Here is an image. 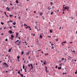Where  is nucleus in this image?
I'll list each match as a JSON object with an SVG mask.
<instances>
[{
    "instance_id": "nucleus-1",
    "label": "nucleus",
    "mask_w": 77,
    "mask_h": 77,
    "mask_svg": "<svg viewBox=\"0 0 77 77\" xmlns=\"http://www.w3.org/2000/svg\"><path fill=\"white\" fill-rule=\"evenodd\" d=\"M3 66H6V68H8L9 66V65L8 64L6 63H4L3 64Z\"/></svg>"
},
{
    "instance_id": "nucleus-2",
    "label": "nucleus",
    "mask_w": 77,
    "mask_h": 77,
    "mask_svg": "<svg viewBox=\"0 0 77 77\" xmlns=\"http://www.w3.org/2000/svg\"><path fill=\"white\" fill-rule=\"evenodd\" d=\"M69 9V7L66 6V7H64V10L63 9V11H65V9Z\"/></svg>"
},
{
    "instance_id": "nucleus-3",
    "label": "nucleus",
    "mask_w": 77,
    "mask_h": 77,
    "mask_svg": "<svg viewBox=\"0 0 77 77\" xmlns=\"http://www.w3.org/2000/svg\"><path fill=\"white\" fill-rule=\"evenodd\" d=\"M9 32L10 33V34H12V31L11 30H10L9 31Z\"/></svg>"
},
{
    "instance_id": "nucleus-4",
    "label": "nucleus",
    "mask_w": 77,
    "mask_h": 77,
    "mask_svg": "<svg viewBox=\"0 0 77 77\" xmlns=\"http://www.w3.org/2000/svg\"><path fill=\"white\" fill-rule=\"evenodd\" d=\"M7 11H10V10H9V8L8 7H7V8H6V9H7Z\"/></svg>"
},
{
    "instance_id": "nucleus-5",
    "label": "nucleus",
    "mask_w": 77,
    "mask_h": 77,
    "mask_svg": "<svg viewBox=\"0 0 77 77\" xmlns=\"http://www.w3.org/2000/svg\"><path fill=\"white\" fill-rule=\"evenodd\" d=\"M31 68H33V64H31Z\"/></svg>"
},
{
    "instance_id": "nucleus-6",
    "label": "nucleus",
    "mask_w": 77,
    "mask_h": 77,
    "mask_svg": "<svg viewBox=\"0 0 77 77\" xmlns=\"http://www.w3.org/2000/svg\"><path fill=\"white\" fill-rule=\"evenodd\" d=\"M11 49H9L8 51V52H11Z\"/></svg>"
},
{
    "instance_id": "nucleus-7",
    "label": "nucleus",
    "mask_w": 77,
    "mask_h": 77,
    "mask_svg": "<svg viewBox=\"0 0 77 77\" xmlns=\"http://www.w3.org/2000/svg\"><path fill=\"white\" fill-rule=\"evenodd\" d=\"M13 25H14V26H15V24H16V23L15 22H14V23H13Z\"/></svg>"
},
{
    "instance_id": "nucleus-8",
    "label": "nucleus",
    "mask_w": 77,
    "mask_h": 77,
    "mask_svg": "<svg viewBox=\"0 0 77 77\" xmlns=\"http://www.w3.org/2000/svg\"><path fill=\"white\" fill-rule=\"evenodd\" d=\"M48 8L49 9V10H50V9H51V8H50V7H48Z\"/></svg>"
},
{
    "instance_id": "nucleus-9",
    "label": "nucleus",
    "mask_w": 77,
    "mask_h": 77,
    "mask_svg": "<svg viewBox=\"0 0 77 77\" xmlns=\"http://www.w3.org/2000/svg\"><path fill=\"white\" fill-rule=\"evenodd\" d=\"M23 54H24V51H22L21 52V55H23Z\"/></svg>"
},
{
    "instance_id": "nucleus-10",
    "label": "nucleus",
    "mask_w": 77,
    "mask_h": 77,
    "mask_svg": "<svg viewBox=\"0 0 77 77\" xmlns=\"http://www.w3.org/2000/svg\"><path fill=\"white\" fill-rule=\"evenodd\" d=\"M16 3H19V2H18V0H16Z\"/></svg>"
},
{
    "instance_id": "nucleus-11",
    "label": "nucleus",
    "mask_w": 77,
    "mask_h": 77,
    "mask_svg": "<svg viewBox=\"0 0 77 77\" xmlns=\"http://www.w3.org/2000/svg\"><path fill=\"white\" fill-rule=\"evenodd\" d=\"M40 38H41V39H42V35H40Z\"/></svg>"
},
{
    "instance_id": "nucleus-12",
    "label": "nucleus",
    "mask_w": 77,
    "mask_h": 77,
    "mask_svg": "<svg viewBox=\"0 0 77 77\" xmlns=\"http://www.w3.org/2000/svg\"><path fill=\"white\" fill-rule=\"evenodd\" d=\"M9 16L10 17H13V15H12L9 14Z\"/></svg>"
},
{
    "instance_id": "nucleus-13",
    "label": "nucleus",
    "mask_w": 77,
    "mask_h": 77,
    "mask_svg": "<svg viewBox=\"0 0 77 77\" xmlns=\"http://www.w3.org/2000/svg\"><path fill=\"white\" fill-rule=\"evenodd\" d=\"M11 38H14V36H13V35H11Z\"/></svg>"
},
{
    "instance_id": "nucleus-14",
    "label": "nucleus",
    "mask_w": 77,
    "mask_h": 77,
    "mask_svg": "<svg viewBox=\"0 0 77 77\" xmlns=\"http://www.w3.org/2000/svg\"><path fill=\"white\" fill-rule=\"evenodd\" d=\"M20 44H21V43L20 42H19V44H17L18 45H20Z\"/></svg>"
},
{
    "instance_id": "nucleus-15",
    "label": "nucleus",
    "mask_w": 77,
    "mask_h": 77,
    "mask_svg": "<svg viewBox=\"0 0 77 77\" xmlns=\"http://www.w3.org/2000/svg\"><path fill=\"white\" fill-rule=\"evenodd\" d=\"M40 14L41 16H42V14H43V13H40Z\"/></svg>"
},
{
    "instance_id": "nucleus-16",
    "label": "nucleus",
    "mask_w": 77,
    "mask_h": 77,
    "mask_svg": "<svg viewBox=\"0 0 77 77\" xmlns=\"http://www.w3.org/2000/svg\"><path fill=\"white\" fill-rule=\"evenodd\" d=\"M25 43H26V45H27L28 44V43H27V42H24Z\"/></svg>"
},
{
    "instance_id": "nucleus-17",
    "label": "nucleus",
    "mask_w": 77,
    "mask_h": 77,
    "mask_svg": "<svg viewBox=\"0 0 77 77\" xmlns=\"http://www.w3.org/2000/svg\"><path fill=\"white\" fill-rule=\"evenodd\" d=\"M62 68V67H58V69H61Z\"/></svg>"
},
{
    "instance_id": "nucleus-18",
    "label": "nucleus",
    "mask_w": 77,
    "mask_h": 77,
    "mask_svg": "<svg viewBox=\"0 0 77 77\" xmlns=\"http://www.w3.org/2000/svg\"><path fill=\"white\" fill-rule=\"evenodd\" d=\"M35 29H38V27L36 26L35 27Z\"/></svg>"
},
{
    "instance_id": "nucleus-19",
    "label": "nucleus",
    "mask_w": 77,
    "mask_h": 77,
    "mask_svg": "<svg viewBox=\"0 0 77 77\" xmlns=\"http://www.w3.org/2000/svg\"><path fill=\"white\" fill-rule=\"evenodd\" d=\"M25 68V66H24V65L23 64V69H24Z\"/></svg>"
},
{
    "instance_id": "nucleus-20",
    "label": "nucleus",
    "mask_w": 77,
    "mask_h": 77,
    "mask_svg": "<svg viewBox=\"0 0 77 77\" xmlns=\"http://www.w3.org/2000/svg\"><path fill=\"white\" fill-rule=\"evenodd\" d=\"M24 26H25V27H26V26H27V24H24Z\"/></svg>"
},
{
    "instance_id": "nucleus-21",
    "label": "nucleus",
    "mask_w": 77,
    "mask_h": 77,
    "mask_svg": "<svg viewBox=\"0 0 77 77\" xmlns=\"http://www.w3.org/2000/svg\"><path fill=\"white\" fill-rule=\"evenodd\" d=\"M1 24H2V25H3V24H4V23H3L2 22H1Z\"/></svg>"
},
{
    "instance_id": "nucleus-22",
    "label": "nucleus",
    "mask_w": 77,
    "mask_h": 77,
    "mask_svg": "<svg viewBox=\"0 0 77 77\" xmlns=\"http://www.w3.org/2000/svg\"><path fill=\"white\" fill-rule=\"evenodd\" d=\"M31 66V64H30L28 65V66H29V67H30Z\"/></svg>"
},
{
    "instance_id": "nucleus-23",
    "label": "nucleus",
    "mask_w": 77,
    "mask_h": 77,
    "mask_svg": "<svg viewBox=\"0 0 77 77\" xmlns=\"http://www.w3.org/2000/svg\"><path fill=\"white\" fill-rule=\"evenodd\" d=\"M18 73L19 74H20V70L18 72Z\"/></svg>"
},
{
    "instance_id": "nucleus-24",
    "label": "nucleus",
    "mask_w": 77,
    "mask_h": 77,
    "mask_svg": "<svg viewBox=\"0 0 77 77\" xmlns=\"http://www.w3.org/2000/svg\"><path fill=\"white\" fill-rule=\"evenodd\" d=\"M51 48V49H54V47L53 46H52Z\"/></svg>"
},
{
    "instance_id": "nucleus-25",
    "label": "nucleus",
    "mask_w": 77,
    "mask_h": 77,
    "mask_svg": "<svg viewBox=\"0 0 77 77\" xmlns=\"http://www.w3.org/2000/svg\"><path fill=\"white\" fill-rule=\"evenodd\" d=\"M50 33H52V30H50Z\"/></svg>"
},
{
    "instance_id": "nucleus-26",
    "label": "nucleus",
    "mask_w": 77,
    "mask_h": 77,
    "mask_svg": "<svg viewBox=\"0 0 77 77\" xmlns=\"http://www.w3.org/2000/svg\"><path fill=\"white\" fill-rule=\"evenodd\" d=\"M8 59H9V60H10V59H11V57H10V56L8 57Z\"/></svg>"
},
{
    "instance_id": "nucleus-27",
    "label": "nucleus",
    "mask_w": 77,
    "mask_h": 77,
    "mask_svg": "<svg viewBox=\"0 0 77 77\" xmlns=\"http://www.w3.org/2000/svg\"><path fill=\"white\" fill-rule=\"evenodd\" d=\"M17 58L18 59H20V57L17 56Z\"/></svg>"
},
{
    "instance_id": "nucleus-28",
    "label": "nucleus",
    "mask_w": 77,
    "mask_h": 77,
    "mask_svg": "<svg viewBox=\"0 0 77 77\" xmlns=\"http://www.w3.org/2000/svg\"><path fill=\"white\" fill-rule=\"evenodd\" d=\"M20 75H21L22 77H23V74L21 75V74H20Z\"/></svg>"
},
{
    "instance_id": "nucleus-29",
    "label": "nucleus",
    "mask_w": 77,
    "mask_h": 77,
    "mask_svg": "<svg viewBox=\"0 0 77 77\" xmlns=\"http://www.w3.org/2000/svg\"><path fill=\"white\" fill-rule=\"evenodd\" d=\"M76 72H75V74H77V71L76 70Z\"/></svg>"
},
{
    "instance_id": "nucleus-30",
    "label": "nucleus",
    "mask_w": 77,
    "mask_h": 77,
    "mask_svg": "<svg viewBox=\"0 0 77 77\" xmlns=\"http://www.w3.org/2000/svg\"><path fill=\"white\" fill-rule=\"evenodd\" d=\"M39 17V16H36V18H38Z\"/></svg>"
},
{
    "instance_id": "nucleus-31",
    "label": "nucleus",
    "mask_w": 77,
    "mask_h": 77,
    "mask_svg": "<svg viewBox=\"0 0 77 77\" xmlns=\"http://www.w3.org/2000/svg\"><path fill=\"white\" fill-rule=\"evenodd\" d=\"M4 14H5V15H6V12H4Z\"/></svg>"
},
{
    "instance_id": "nucleus-32",
    "label": "nucleus",
    "mask_w": 77,
    "mask_h": 77,
    "mask_svg": "<svg viewBox=\"0 0 77 77\" xmlns=\"http://www.w3.org/2000/svg\"><path fill=\"white\" fill-rule=\"evenodd\" d=\"M64 59H65L63 58H62V60H64Z\"/></svg>"
},
{
    "instance_id": "nucleus-33",
    "label": "nucleus",
    "mask_w": 77,
    "mask_h": 77,
    "mask_svg": "<svg viewBox=\"0 0 77 77\" xmlns=\"http://www.w3.org/2000/svg\"><path fill=\"white\" fill-rule=\"evenodd\" d=\"M48 37H49V38H51V36H48Z\"/></svg>"
},
{
    "instance_id": "nucleus-34",
    "label": "nucleus",
    "mask_w": 77,
    "mask_h": 77,
    "mask_svg": "<svg viewBox=\"0 0 77 77\" xmlns=\"http://www.w3.org/2000/svg\"><path fill=\"white\" fill-rule=\"evenodd\" d=\"M16 35L17 36H18V33H16Z\"/></svg>"
},
{
    "instance_id": "nucleus-35",
    "label": "nucleus",
    "mask_w": 77,
    "mask_h": 77,
    "mask_svg": "<svg viewBox=\"0 0 77 77\" xmlns=\"http://www.w3.org/2000/svg\"><path fill=\"white\" fill-rule=\"evenodd\" d=\"M51 15H53V12H51Z\"/></svg>"
},
{
    "instance_id": "nucleus-36",
    "label": "nucleus",
    "mask_w": 77,
    "mask_h": 77,
    "mask_svg": "<svg viewBox=\"0 0 77 77\" xmlns=\"http://www.w3.org/2000/svg\"><path fill=\"white\" fill-rule=\"evenodd\" d=\"M25 72H27V71H26V69H24Z\"/></svg>"
},
{
    "instance_id": "nucleus-37",
    "label": "nucleus",
    "mask_w": 77,
    "mask_h": 77,
    "mask_svg": "<svg viewBox=\"0 0 77 77\" xmlns=\"http://www.w3.org/2000/svg\"><path fill=\"white\" fill-rule=\"evenodd\" d=\"M12 9H14V7H12Z\"/></svg>"
},
{
    "instance_id": "nucleus-38",
    "label": "nucleus",
    "mask_w": 77,
    "mask_h": 77,
    "mask_svg": "<svg viewBox=\"0 0 77 77\" xmlns=\"http://www.w3.org/2000/svg\"><path fill=\"white\" fill-rule=\"evenodd\" d=\"M45 68L46 69H47V66L45 67Z\"/></svg>"
},
{
    "instance_id": "nucleus-39",
    "label": "nucleus",
    "mask_w": 77,
    "mask_h": 77,
    "mask_svg": "<svg viewBox=\"0 0 77 77\" xmlns=\"http://www.w3.org/2000/svg\"><path fill=\"white\" fill-rule=\"evenodd\" d=\"M10 39H11V40H13V38H11L10 37Z\"/></svg>"
},
{
    "instance_id": "nucleus-40",
    "label": "nucleus",
    "mask_w": 77,
    "mask_h": 77,
    "mask_svg": "<svg viewBox=\"0 0 77 77\" xmlns=\"http://www.w3.org/2000/svg\"><path fill=\"white\" fill-rule=\"evenodd\" d=\"M35 23L36 24V25L37 24V23H38V22H35Z\"/></svg>"
},
{
    "instance_id": "nucleus-41",
    "label": "nucleus",
    "mask_w": 77,
    "mask_h": 77,
    "mask_svg": "<svg viewBox=\"0 0 77 77\" xmlns=\"http://www.w3.org/2000/svg\"><path fill=\"white\" fill-rule=\"evenodd\" d=\"M36 57H39V55H37V56H36Z\"/></svg>"
},
{
    "instance_id": "nucleus-42",
    "label": "nucleus",
    "mask_w": 77,
    "mask_h": 77,
    "mask_svg": "<svg viewBox=\"0 0 77 77\" xmlns=\"http://www.w3.org/2000/svg\"><path fill=\"white\" fill-rule=\"evenodd\" d=\"M72 19V20H73L74 19V17H71Z\"/></svg>"
},
{
    "instance_id": "nucleus-43",
    "label": "nucleus",
    "mask_w": 77,
    "mask_h": 77,
    "mask_svg": "<svg viewBox=\"0 0 77 77\" xmlns=\"http://www.w3.org/2000/svg\"><path fill=\"white\" fill-rule=\"evenodd\" d=\"M38 31H39V30H41V29H40V28H39V29H38Z\"/></svg>"
},
{
    "instance_id": "nucleus-44",
    "label": "nucleus",
    "mask_w": 77,
    "mask_h": 77,
    "mask_svg": "<svg viewBox=\"0 0 77 77\" xmlns=\"http://www.w3.org/2000/svg\"><path fill=\"white\" fill-rule=\"evenodd\" d=\"M66 42H64L63 43V44H65V43H66Z\"/></svg>"
},
{
    "instance_id": "nucleus-45",
    "label": "nucleus",
    "mask_w": 77,
    "mask_h": 77,
    "mask_svg": "<svg viewBox=\"0 0 77 77\" xmlns=\"http://www.w3.org/2000/svg\"><path fill=\"white\" fill-rule=\"evenodd\" d=\"M69 57V58H71V59H72V57H70V56H69V57Z\"/></svg>"
},
{
    "instance_id": "nucleus-46",
    "label": "nucleus",
    "mask_w": 77,
    "mask_h": 77,
    "mask_svg": "<svg viewBox=\"0 0 77 77\" xmlns=\"http://www.w3.org/2000/svg\"><path fill=\"white\" fill-rule=\"evenodd\" d=\"M5 41H8V39L7 38L5 39Z\"/></svg>"
},
{
    "instance_id": "nucleus-47",
    "label": "nucleus",
    "mask_w": 77,
    "mask_h": 77,
    "mask_svg": "<svg viewBox=\"0 0 77 77\" xmlns=\"http://www.w3.org/2000/svg\"><path fill=\"white\" fill-rule=\"evenodd\" d=\"M56 41H57V42L58 41V39L57 38L56 39Z\"/></svg>"
},
{
    "instance_id": "nucleus-48",
    "label": "nucleus",
    "mask_w": 77,
    "mask_h": 77,
    "mask_svg": "<svg viewBox=\"0 0 77 77\" xmlns=\"http://www.w3.org/2000/svg\"><path fill=\"white\" fill-rule=\"evenodd\" d=\"M44 65H46V63H45V62H44Z\"/></svg>"
},
{
    "instance_id": "nucleus-49",
    "label": "nucleus",
    "mask_w": 77,
    "mask_h": 77,
    "mask_svg": "<svg viewBox=\"0 0 77 77\" xmlns=\"http://www.w3.org/2000/svg\"><path fill=\"white\" fill-rule=\"evenodd\" d=\"M52 9H54V6H53L52 7Z\"/></svg>"
},
{
    "instance_id": "nucleus-50",
    "label": "nucleus",
    "mask_w": 77,
    "mask_h": 77,
    "mask_svg": "<svg viewBox=\"0 0 77 77\" xmlns=\"http://www.w3.org/2000/svg\"><path fill=\"white\" fill-rule=\"evenodd\" d=\"M53 2H51V5H53Z\"/></svg>"
},
{
    "instance_id": "nucleus-51",
    "label": "nucleus",
    "mask_w": 77,
    "mask_h": 77,
    "mask_svg": "<svg viewBox=\"0 0 77 77\" xmlns=\"http://www.w3.org/2000/svg\"><path fill=\"white\" fill-rule=\"evenodd\" d=\"M70 44H72V42H70Z\"/></svg>"
},
{
    "instance_id": "nucleus-52",
    "label": "nucleus",
    "mask_w": 77,
    "mask_h": 77,
    "mask_svg": "<svg viewBox=\"0 0 77 77\" xmlns=\"http://www.w3.org/2000/svg\"><path fill=\"white\" fill-rule=\"evenodd\" d=\"M22 70H23V69H20V71H21V72L22 71Z\"/></svg>"
},
{
    "instance_id": "nucleus-53",
    "label": "nucleus",
    "mask_w": 77,
    "mask_h": 77,
    "mask_svg": "<svg viewBox=\"0 0 77 77\" xmlns=\"http://www.w3.org/2000/svg\"><path fill=\"white\" fill-rule=\"evenodd\" d=\"M57 68V66H56L55 67V68Z\"/></svg>"
},
{
    "instance_id": "nucleus-54",
    "label": "nucleus",
    "mask_w": 77,
    "mask_h": 77,
    "mask_svg": "<svg viewBox=\"0 0 77 77\" xmlns=\"http://www.w3.org/2000/svg\"><path fill=\"white\" fill-rule=\"evenodd\" d=\"M18 39H19V40H20V37H19Z\"/></svg>"
},
{
    "instance_id": "nucleus-55",
    "label": "nucleus",
    "mask_w": 77,
    "mask_h": 77,
    "mask_svg": "<svg viewBox=\"0 0 77 77\" xmlns=\"http://www.w3.org/2000/svg\"><path fill=\"white\" fill-rule=\"evenodd\" d=\"M27 54H29V53H27L26 54V55H27Z\"/></svg>"
},
{
    "instance_id": "nucleus-56",
    "label": "nucleus",
    "mask_w": 77,
    "mask_h": 77,
    "mask_svg": "<svg viewBox=\"0 0 77 77\" xmlns=\"http://www.w3.org/2000/svg\"><path fill=\"white\" fill-rule=\"evenodd\" d=\"M51 46H53V45H54V44H52L51 45Z\"/></svg>"
},
{
    "instance_id": "nucleus-57",
    "label": "nucleus",
    "mask_w": 77,
    "mask_h": 77,
    "mask_svg": "<svg viewBox=\"0 0 77 77\" xmlns=\"http://www.w3.org/2000/svg\"><path fill=\"white\" fill-rule=\"evenodd\" d=\"M10 5H11V6H12V4H10Z\"/></svg>"
},
{
    "instance_id": "nucleus-58",
    "label": "nucleus",
    "mask_w": 77,
    "mask_h": 77,
    "mask_svg": "<svg viewBox=\"0 0 77 77\" xmlns=\"http://www.w3.org/2000/svg\"><path fill=\"white\" fill-rule=\"evenodd\" d=\"M41 49H40V50H38V51H41Z\"/></svg>"
},
{
    "instance_id": "nucleus-59",
    "label": "nucleus",
    "mask_w": 77,
    "mask_h": 77,
    "mask_svg": "<svg viewBox=\"0 0 77 77\" xmlns=\"http://www.w3.org/2000/svg\"><path fill=\"white\" fill-rule=\"evenodd\" d=\"M10 29H11L12 28V27L11 26H10L9 27Z\"/></svg>"
},
{
    "instance_id": "nucleus-60",
    "label": "nucleus",
    "mask_w": 77,
    "mask_h": 77,
    "mask_svg": "<svg viewBox=\"0 0 77 77\" xmlns=\"http://www.w3.org/2000/svg\"><path fill=\"white\" fill-rule=\"evenodd\" d=\"M6 27H5L4 28V29H6Z\"/></svg>"
},
{
    "instance_id": "nucleus-61",
    "label": "nucleus",
    "mask_w": 77,
    "mask_h": 77,
    "mask_svg": "<svg viewBox=\"0 0 77 77\" xmlns=\"http://www.w3.org/2000/svg\"><path fill=\"white\" fill-rule=\"evenodd\" d=\"M10 22H11V23H12V21L11 20L10 21Z\"/></svg>"
},
{
    "instance_id": "nucleus-62",
    "label": "nucleus",
    "mask_w": 77,
    "mask_h": 77,
    "mask_svg": "<svg viewBox=\"0 0 77 77\" xmlns=\"http://www.w3.org/2000/svg\"><path fill=\"white\" fill-rule=\"evenodd\" d=\"M46 71V72H47V69L45 70Z\"/></svg>"
},
{
    "instance_id": "nucleus-63",
    "label": "nucleus",
    "mask_w": 77,
    "mask_h": 77,
    "mask_svg": "<svg viewBox=\"0 0 77 77\" xmlns=\"http://www.w3.org/2000/svg\"><path fill=\"white\" fill-rule=\"evenodd\" d=\"M73 52H74V53H75V51H73Z\"/></svg>"
},
{
    "instance_id": "nucleus-64",
    "label": "nucleus",
    "mask_w": 77,
    "mask_h": 77,
    "mask_svg": "<svg viewBox=\"0 0 77 77\" xmlns=\"http://www.w3.org/2000/svg\"><path fill=\"white\" fill-rule=\"evenodd\" d=\"M28 27H29V28H30V27L29 26H28Z\"/></svg>"
}]
</instances>
